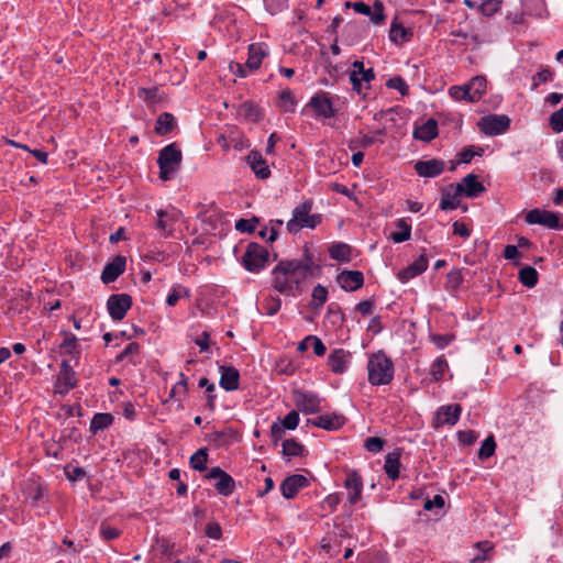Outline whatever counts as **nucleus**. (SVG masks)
<instances>
[{
	"label": "nucleus",
	"mask_w": 563,
	"mask_h": 563,
	"mask_svg": "<svg viewBox=\"0 0 563 563\" xmlns=\"http://www.w3.org/2000/svg\"><path fill=\"white\" fill-rule=\"evenodd\" d=\"M322 266L317 263L308 243L300 258L280 260L272 269L271 286L279 294L297 297L302 294V284L309 278L320 277Z\"/></svg>",
	"instance_id": "nucleus-1"
},
{
	"label": "nucleus",
	"mask_w": 563,
	"mask_h": 563,
	"mask_svg": "<svg viewBox=\"0 0 563 563\" xmlns=\"http://www.w3.org/2000/svg\"><path fill=\"white\" fill-rule=\"evenodd\" d=\"M395 366L384 351L373 353L367 362V379L372 386L388 385L393 382Z\"/></svg>",
	"instance_id": "nucleus-2"
},
{
	"label": "nucleus",
	"mask_w": 563,
	"mask_h": 563,
	"mask_svg": "<svg viewBox=\"0 0 563 563\" xmlns=\"http://www.w3.org/2000/svg\"><path fill=\"white\" fill-rule=\"evenodd\" d=\"M183 153L176 142L164 146L158 152L157 165L159 167V178L169 180L174 174L180 168Z\"/></svg>",
	"instance_id": "nucleus-3"
},
{
	"label": "nucleus",
	"mask_w": 563,
	"mask_h": 563,
	"mask_svg": "<svg viewBox=\"0 0 563 563\" xmlns=\"http://www.w3.org/2000/svg\"><path fill=\"white\" fill-rule=\"evenodd\" d=\"M487 80L485 76H474L467 84L451 86L449 95L456 101L477 102L486 93Z\"/></svg>",
	"instance_id": "nucleus-4"
},
{
	"label": "nucleus",
	"mask_w": 563,
	"mask_h": 563,
	"mask_svg": "<svg viewBox=\"0 0 563 563\" xmlns=\"http://www.w3.org/2000/svg\"><path fill=\"white\" fill-rule=\"evenodd\" d=\"M271 254L264 245L257 242H250L242 255L240 263L250 273L258 274L266 268Z\"/></svg>",
	"instance_id": "nucleus-5"
},
{
	"label": "nucleus",
	"mask_w": 563,
	"mask_h": 563,
	"mask_svg": "<svg viewBox=\"0 0 563 563\" xmlns=\"http://www.w3.org/2000/svg\"><path fill=\"white\" fill-rule=\"evenodd\" d=\"M510 123L511 121L506 114H488L482 117L477 125L485 135L496 136L507 132Z\"/></svg>",
	"instance_id": "nucleus-6"
},
{
	"label": "nucleus",
	"mask_w": 563,
	"mask_h": 563,
	"mask_svg": "<svg viewBox=\"0 0 563 563\" xmlns=\"http://www.w3.org/2000/svg\"><path fill=\"white\" fill-rule=\"evenodd\" d=\"M322 401H324V399L319 397V395L316 393L300 389L294 390V402L297 409L305 415H313L320 412L322 410Z\"/></svg>",
	"instance_id": "nucleus-7"
},
{
	"label": "nucleus",
	"mask_w": 563,
	"mask_h": 563,
	"mask_svg": "<svg viewBox=\"0 0 563 563\" xmlns=\"http://www.w3.org/2000/svg\"><path fill=\"white\" fill-rule=\"evenodd\" d=\"M305 108L312 109L316 118L329 119L336 114V109L333 106L329 92L322 90L314 93Z\"/></svg>",
	"instance_id": "nucleus-8"
},
{
	"label": "nucleus",
	"mask_w": 563,
	"mask_h": 563,
	"mask_svg": "<svg viewBox=\"0 0 563 563\" xmlns=\"http://www.w3.org/2000/svg\"><path fill=\"white\" fill-rule=\"evenodd\" d=\"M133 305L132 296L129 294H112L107 300V309L114 321H121Z\"/></svg>",
	"instance_id": "nucleus-9"
},
{
	"label": "nucleus",
	"mask_w": 563,
	"mask_h": 563,
	"mask_svg": "<svg viewBox=\"0 0 563 563\" xmlns=\"http://www.w3.org/2000/svg\"><path fill=\"white\" fill-rule=\"evenodd\" d=\"M207 479H218L214 484V489L219 495L230 496L235 490L234 478L223 471L220 466H214L205 475Z\"/></svg>",
	"instance_id": "nucleus-10"
},
{
	"label": "nucleus",
	"mask_w": 563,
	"mask_h": 563,
	"mask_svg": "<svg viewBox=\"0 0 563 563\" xmlns=\"http://www.w3.org/2000/svg\"><path fill=\"white\" fill-rule=\"evenodd\" d=\"M526 222L529 224H540L553 230H560L563 228L559 213L540 210L538 208L527 212Z\"/></svg>",
	"instance_id": "nucleus-11"
},
{
	"label": "nucleus",
	"mask_w": 563,
	"mask_h": 563,
	"mask_svg": "<svg viewBox=\"0 0 563 563\" xmlns=\"http://www.w3.org/2000/svg\"><path fill=\"white\" fill-rule=\"evenodd\" d=\"M462 406L460 404L444 405L435 411L432 426L438 429L444 424L454 426L461 418Z\"/></svg>",
	"instance_id": "nucleus-12"
},
{
	"label": "nucleus",
	"mask_w": 563,
	"mask_h": 563,
	"mask_svg": "<svg viewBox=\"0 0 563 563\" xmlns=\"http://www.w3.org/2000/svg\"><path fill=\"white\" fill-rule=\"evenodd\" d=\"M312 200H305L294 209L292 218L287 222V231L290 234H297L307 225L308 214L312 210Z\"/></svg>",
	"instance_id": "nucleus-13"
},
{
	"label": "nucleus",
	"mask_w": 563,
	"mask_h": 563,
	"mask_svg": "<svg viewBox=\"0 0 563 563\" xmlns=\"http://www.w3.org/2000/svg\"><path fill=\"white\" fill-rule=\"evenodd\" d=\"M353 10L362 15L369 16L371 21L375 25H382L386 21L385 5L382 0H375L372 8L363 1H356L353 3Z\"/></svg>",
	"instance_id": "nucleus-14"
},
{
	"label": "nucleus",
	"mask_w": 563,
	"mask_h": 563,
	"mask_svg": "<svg viewBox=\"0 0 563 563\" xmlns=\"http://www.w3.org/2000/svg\"><path fill=\"white\" fill-rule=\"evenodd\" d=\"M346 422V418L339 412L320 415L316 418L307 419V426H313L325 431H336Z\"/></svg>",
	"instance_id": "nucleus-15"
},
{
	"label": "nucleus",
	"mask_w": 563,
	"mask_h": 563,
	"mask_svg": "<svg viewBox=\"0 0 563 563\" xmlns=\"http://www.w3.org/2000/svg\"><path fill=\"white\" fill-rule=\"evenodd\" d=\"M344 487L350 490L347 501L350 505H356L362 499L363 478L356 470L345 472Z\"/></svg>",
	"instance_id": "nucleus-16"
},
{
	"label": "nucleus",
	"mask_w": 563,
	"mask_h": 563,
	"mask_svg": "<svg viewBox=\"0 0 563 563\" xmlns=\"http://www.w3.org/2000/svg\"><path fill=\"white\" fill-rule=\"evenodd\" d=\"M335 280L343 290L352 292L364 286V274L361 271L343 269Z\"/></svg>",
	"instance_id": "nucleus-17"
},
{
	"label": "nucleus",
	"mask_w": 563,
	"mask_h": 563,
	"mask_svg": "<svg viewBox=\"0 0 563 563\" xmlns=\"http://www.w3.org/2000/svg\"><path fill=\"white\" fill-rule=\"evenodd\" d=\"M126 268V257L123 255H115L109 263L106 264L101 272L100 279L103 284L108 285L115 282Z\"/></svg>",
	"instance_id": "nucleus-18"
},
{
	"label": "nucleus",
	"mask_w": 563,
	"mask_h": 563,
	"mask_svg": "<svg viewBox=\"0 0 563 563\" xmlns=\"http://www.w3.org/2000/svg\"><path fill=\"white\" fill-rule=\"evenodd\" d=\"M309 479L301 474H292L287 476L280 484V493L284 498L292 499L297 496L300 489L308 487Z\"/></svg>",
	"instance_id": "nucleus-19"
},
{
	"label": "nucleus",
	"mask_w": 563,
	"mask_h": 563,
	"mask_svg": "<svg viewBox=\"0 0 563 563\" xmlns=\"http://www.w3.org/2000/svg\"><path fill=\"white\" fill-rule=\"evenodd\" d=\"M457 194L464 195L466 198H477L486 191L485 186L479 181L476 174H468L462 181L456 185Z\"/></svg>",
	"instance_id": "nucleus-20"
},
{
	"label": "nucleus",
	"mask_w": 563,
	"mask_h": 563,
	"mask_svg": "<svg viewBox=\"0 0 563 563\" xmlns=\"http://www.w3.org/2000/svg\"><path fill=\"white\" fill-rule=\"evenodd\" d=\"M413 169L420 177L434 178L444 172L445 162L439 158L417 161Z\"/></svg>",
	"instance_id": "nucleus-21"
},
{
	"label": "nucleus",
	"mask_w": 563,
	"mask_h": 563,
	"mask_svg": "<svg viewBox=\"0 0 563 563\" xmlns=\"http://www.w3.org/2000/svg\"><path fill=\"white\" fill-rule=\"evenodd\" d=\"M220 380L219 385L225 391H234L240 388V372L232 365L219 366Z\"/></svg>",
	"instance_id": "nucleus-22"
},
{
	"label": "nucleus",
	"mask_w": 563,
	"mask_h": 563,
	"mask_svg": "<svg viewBox=\"0 0 563 563\" xmlns=\"http://www.w3.org/2000/svg\"><path fill=\"white\" fill-rule=\"evenodd\" d=\"M429 260L424 253L419 255L411 264L401 269L397 274V278L402 283H408L410 279L421 275L428 269Z\"/></svg>",
	"instance_id": "nucleus-23"
},
{
	"label": "nucleus",
	"mask_w": 563,
	"mask_h": 563,
	"mask_svg": "<svg viewBox=\"0 0 563 563\" xmlns=\"http://www.w3.org/2000/svg\"><path fill=\"white\" fill-rule=\"evenodd\" d=\"M21 492L25 500L36 506L43 499L46 488L38 481L27 478L21 484Z\"/></svg>",
	"instance_id": "nucleus-24"
},
{
	"label": "nucleus",
	"mask_w": 563,
	"mask_h": 563,
	"mask_svg": "<svg viewBox=\"0 0 563 563\" xmlns=\"http://www.w3.org/2000/svg\"><path fill=\"white\" fill-rule=\"evenodd\" d=\"M246 163L258 179H267L271 177L272 172L269 166L260 151H250L246 156Z\"/></svg>",
	"instance_id": "nucleus-25"
},
{
	"label": "nucleus",
	"mask_w": 563,
	"mask_h": 563,
	"mask_svg": "<svg viewBox=\"0 0 563 563\" xmlns=\"http://www.w3.org/2000/svg\"><path fill=\"white\" fill-rule=\"evenodd\" d=\"M351 353L343 349H334L328 356V366L334 374H343L347 371Z\"/></svg>",
	"instance_id": "nucleus-26"
},
{
	"label": "nucleus",
	"mask_w": 563,
	"mask_h": 563,
	"mask_svg": "<svg viewBox=\"0 0 563 563\" xmlns=\"http://www.w3.org/2000/svg\"><path fill=\"white\" fill-rule=\"evenodd\" d=\"M404 448H396L385 456L384 471L389 479L393 482L400 478L401 455Z\"/></svg>",
	"instance_id": "nucleus-27"
},
{
	"label": "nucleus",
	"mask_w": 563,
	"mask_h": 563,
	"mask_svg": "<svg viewBox=\"0 0 563 563\" xmlns=\"http://www.w3.org/2000/svg\"><path fill=\"white\" fill-rule=\"evenodd\" d=\"M462 194H457V187L454 185H449L441 189V200L439 208L443 211L454 210L461 207V201L459 197ZM462 210L466 211L467 206H462Z\"/></svg>",
	"instance_id": "nucleus-28"
},
{
	"label": "nucleus",
	"mask_w": 563,
	"mask_h": 563,
	"mask_svg": "<svg viewBox=\"0 0 563 563\" xmlns=\"http://www.w3.org/2000/svg\"><path fill=\"white\" fill-rule=\"evenodd\" d=\"M413 139L429 143L439 135L438 122L430 118L421 125H415Z\"/></svg>",
	"instance_id": "nucleus-29"
},
{
	"label": "nucleus",
	"mask_w": 563,
	"mask_h": 563,
	"mask_svg": "<svg viewBox=\"0 0 563 563\" xmlns=\"http://www.w3.org/2000/svg\"><path fill=\"white\" fill-rule=\"evenodd\" d=\"M60 334L64 336V339L58 345L59 354L79 358L81 354V347L78 344L76 335L67 330H62Z\"/></svg>",
	"instance_id": "nucleus-30"
},
{
	"label": "nucleus",
	"mask_w": 563,
	"mask_h": 563,
	"mask_svg": "<svg viewBox=\"0 0 563 563\" xmlns=\"http://www.w3.org/2000/svg\"><path fill=\"white\" fill-rule=\"evenodd\" d=\"M238 114L249 122L258 123L264 118V110L256 102L246 100L239 106Z\"/></svg>",
	"instance_id": "nucleus-31"
},
{
	"label": "nucleus",
	"mask_w": 563,
	"mask_h": 563,
	"mask_svg": "<svg viewBox=\"0 0 563 563\" xmlns=\"http://www.w3.org/2000/svg\"><path fill=\"white\" fill-rule=\"evenodd\" d=\"M413 36V32L409 27H405L401 22L398 20V16H395L390 24L389 30V40L396 45H401L405 42L411 41Z\"/></svg>",
	"instance_id": "nucleus-32"
},
{
	"label": "nucleus",
	"mask_w": 563,
	"mask_h": 563,
	"mask_svg": "<svg viewBox=\"0 0 563 563\" xmlns=\"http://www.w3.org/2000/svg\"><path fill=\"white\" fill-rule=\"evenodd\" d=\"M179 211L168 212L165 210L157 211L156 228L163 232L165 236H172L174 224L179 220Z\"/></svg>",
	"instance_id": "nucleus-33"
},
{
	"label": "nucleus",
	"mask_w": 563,
	"mask_h": 563,
	"mask_svg": "<svg viewBox=\"0 0 563 563\" xmlns=\"http://www.w3.org/2000/svg\"><path fill=\"white\" fill-rule=\"evenodd\" d=\"M264 46V43H252L249 45L246 66L250 71L257 70L262 65L263 58L267 56V51Z\"/></svg>",
	"instance_id": "nucleus-34"
},
{
	"label": "nucleus",
	"mask_w": 563,
	"mask_h": 563,
	"mask_svg": "<svg viewBox=\"0 0 563 563\" xmlns=\"http://www.w3.org/2000/svg\"><path fill=\"white\" fill-rule=\"evenodd\" d=\"M209 440L218 448H227L239 440V432L229 427L224 430H216L209 434Z\"/></svg>",
	"instance_id": "nucleus-35"
},
{
	"label": "nucleus",
	"mask_w": 563,
	"mask_h": 563,
	"mask_svg": "<svg viewBox=\"0 0 563 563\" xmlns=\"http://www.w3.org/2000/svg\"><path fill=\"white\" fill-rule=\"evenodd\" d=\"M177 129V120L170 112L161 113L155 122L154 132L159 136L173 133Z\"/></svg>",
	"instance_id": "nucleus-36"
},
{
	"label": "nucleus",
	"mask_w": 563,
	"mask_h": 563,
	"mask_svg": "<svg viewBox=\"0 0 563 563\" xmlns=\"http://www.w3.org/2000/svg\"><path fill=\"white\" fill-rule=\"evenodd\" d=\"M141 345L137 342H131L129 343L121 353H119L115 358L114 363L119 364L128 358L129 364L133 366H137L141 364Z\"/></svg>",
	"instance_id": "nucleus-37"
},
{
	"label": "nucleus",
	"mask_w": 563,
	"mask_h": 563,
	"mask_svg": "<svg viewBox=\"0 0 563 563\" xmlns=\"http://www.w3.org/2000/svg\"><path fill=\"white\" fill-rule=\"evenodd\" d=\"M56 379L65 385L66 389H74L77 387L78 380L76 378V372L71 367L69 361L63 360L59 365V372Z\"/></svg>",
	"instance_id": "nucleus-38"
},
{
	"label": "nucleus",
	"mask_w": 563,
	"mask_h": 563,
	"mask_svg": "<svg viewBox=\"0 0 563 563\" xmlns=\"http://www.w3.org/2000/svg\"><path fill=\"white\" fill-rule=\"evenodd\" d=\"M352 246L344 242H334L329 247V256L339 263H350L352 260Z\"/></svg>",
	"instance_id": "nucleus-39"
},
{
	"label": "nucleus",
	"mask_w": 563,
	"mask_h": 563,
	"mask_svg": "<svg viewBox=\"0 0 563 563\" xmlns=\"http://www.w3.org/2000/svg\"><path fill=\"white\" fill-rule=\"evenodd\" d=\"M282 446V454L286 461H289L291 457H301L308 454L305 445L294 438L286 439Z\"/></svg>",
	"instance_id": "nucleus-40"
},
{
	"label": "nucleus",
	"mask_w": 563,
	"mask_h": 563,
	"mask_svg": "<svg viewBox=\"0 0 563 563\" xmlns=\"http://www.w3.org/2000/svg\"><path fill=\"white\" fill-rule=\"evenodd\" d=\"M113 421L114 417L111 413L97 412L93 415L90 421L89 431L91 432L92 435H96L99 431H102L111 427Z\"/></svg>",
	"instance_id": "nucleus-41"
},
{
	"label": "nucleus",
	"mask_w": 563,
	"mask_h": 563,
	"mask_svg": "<svg viewBox=\"0 0 563 563\" xmlns=\"http://www.w3.org/2000/svg\"><path fill=\"white\" fill-rule=\"evenodd\" d=\"M364 26L362 22L350 21L343 27V36L349 45H354L362 40Z\"/></svg>",
	"instance_id": "nucleus-42"
},
{
	"label": "nucleus",
	"mask_w": 563,
	"mask_h": 563,
	"mask_svg": "<svg viewBox=\"0 0 563 563\" xmlns=\"http://www.w3.org/2000/svg\"><path fill=\"white\" fill-rule=\"evenodd\" d=\"M137 97L147 106L161 103L165 99V93L159 91L158 87L144 88L137 90Z\"/></svg>",
	"instance_id": "nucleus-43"
},
{
	"label": "nucleus",
	"mask_w": 563,
	"mask_h": 563,
	"mask_svg": "<svg viewBox=\"0 0 563 563\" xmlns=\"http://www.w3.org/2000/svg\"><path fill=\"white\" fill-rule=\"evenodd\" d=\"M81 440H82L81 433H80L79 429L76 428L75 426L64 430L62 435L59 437V439L57 441H55L56 444H58V448L55 450L54 453H52V456L57 459L59 455V451L62 450V445L66 444L67 441H70L73 443H80Z\"/></svg>",
	"instance_id": "nucleus-44"
},
{
	"label": "nucleus",
	"mask_w": 563,
	"mask_h": 563,
	"mask_svg": "<svg viewBox=\"0 0 563 563\" xmlns=\"http://www.w3.org/2000/svg\"><path fill=\"white\" fill-rule=\"evenodd\" d=\"M395 225L399 229V231L391 232L388 236L394 243H404L411 238V224L406 221V219H398L395 222Z\"/></svg>",
	"instance_id": "nucleus-45"
},
{
	"label": "nucleus",
	"mask_w": 563,
	"mask_h": 563,
	"mask_svg": "<svg viewBox=\"0 0 563 563\" xmlns=\"http://www.w3.org/2000/svg\"><path fill=\"white\" fill-rule=\"evenodd\" d=\"M198 387L205 388L206 408L209 411H214L217 400L214 383L210 382L207 377H201L198 382Z\"/></svg>",
	"instance_id": "nucleus-46"
},
{
	"label": "nucleus",
	"mask_w": 563,
	"mask_h": 563,
	"mask_svg": "<svg viewBox=\"0 0 563 563\" xmlns=\"http://www.w3.org/2000/svg\"><path fill=\"white\" fill-rule=\"evenodd\" d=\"M463 282H464L463 268H456V267L452 268L446 274V280H445L444 288H445V290H448L451 294L456 292L461 289Z\"/></svg>",
	"instance_id": "nucleus-47"
},
{
	"label": "nucleus",
	"mask_w": 563,
	"mask_h": 563,
	"mask_svg": "<svg viewBox=\"0 0 563 563\" xmlns=\"http://www.w3.org/2000/svg\"><path fill=\"white\" fill-rule=\"evenodd\" d=\"M449 369V363L444 355L438 356L431 364L429 374L431 382L438 383L443 379L444 373Z\"/></svg>",
	"instance_id": "nucleus-48"
},
{
	"label": "nucleus",
	"mask_w": 563,
	"mask_h": 563,
	"mask_svg": "<svg viewBox=\"0 0 563 563\" xmlns=\"http://www.w3.org/2000/svg\"><path fill=\"white\" fill-rule=\"evenodd\" d=\"M519 282L527 288H533L539 280L538 272L532 266H523L518 272Z\"/></svg>",
	"instance_id": "nucleus-49"
},
{
	"label": "nucleus",
	"mask_w": 563,
	"mask_h": 563,
	"mask_svg": "<svg viewBox=\"0 0 563 563\" xmlns=\"http://www.w3.org/2000/svg\"><path fill=\"white\" fill-rule=\"evenodd\" d=\"M279 108L286 113H294L297 106V100L289 88H286L279 92L278 96Z\"/></svg>",
	"instance_id": "nucleus-50"
},
{
	"label": "nucleus",
	"mask_w": 563,
	"mask_h": 563,
	"mask_svg": "<svg viewBox=\"0 0 563 563\" xmlns=\"http://www.w3.org/2000/svg\"><path fill=\"white\" fill-rule=\"evenodd\" d=\"M376 142H378L379 144H383L384 140H382V139L377 140L374 135L364 134L362 137L351 139L347 142V147L351 151H356V150L358 151L362 148H368Z\"/></svg>",
	"instance_id": "nucleus-51"
},
{
	"label": "nucleus",
	"mask_w": 563,
	"mask_h": 563,
	"mask_svg": "<svg viewBox=\"0 0 563 563\" xmlns=\"http://www.w3.org/2000/svg\"><path fill=\"white\" fill-rule=\"evenodd\" d=\"M328 289L322 286L321 284H318L313 287L312 294H311V301L309 302V307L314 310H319L323 307V305L328 300Z\"/></svg>",
	"instance_id": "nucleus-52"
},
{
	"label": "nucleus",
	"mask_w": 563,
	"mask_h": 563,
	"mask_svg": "<svg viewBox=\"0 0 563 563\" xmlns=\"http://www.w3.org/2000/svg\"><path fill=\"white\" fill-rule=\"evenodd\" d=\"M327 318L330 323L335 327H342L346 320L344 311L336 302H331L328 306Z\"/></svg>",
	"instance_id": "nucleus-53"
},
{
	"label": "nucleus",
	"mask_w": 563,
	"mask_h": 563,
	"mask_svg": "<svg viewBox=\"0 0 563 563\" xmlns=\"http://www.w3.org/2000/svg\"><path fill=\"white\" fill-rule=\"evenodd\" d=\"M207 462L208 451L206 448H201L198 451H196L189 460L191 468L199 472H203L207 470Z\"/></svg>",
	"instance_id": "nucleus-54"
},
{
	"label": "nucleus",
	"mask_w": 563,
	"mask_h": 563,
	"mask_svg": "<svg viewBox=\"0 0 563 563\" xmlns=\"http://www.w3.org/2000/svg\"><path fill=\"white\" fill-rule=\"evenodd\" d=\"M181 297H190V290L187 287L177 284L173 286L170 291L168 292L166 298V305L169 307H174L177 305L178 300Z\"/></svg>",
	"instance_id": "nucleus-55"
},
{
	"label": "nucleus",
	"mask_w": 563,
	"mask_h": 563,
	"mask_svg": "<svg viewBox=\"0 0 563 563\" xmlns=\"http://www.w3.org/2000/svg\"><path fill=\"white\" fill-rule=\"evenodd\" d=\"M484 148L481 146L467 145L464 146L459 153L457 158L462 164H470L475 156H482Z\"/></svg>",
	"instance_id": "nucleus-56"
},
{
	"label": "nucleus",
	"mask_w": 563,
	"mask_h": 563,
	"mask_svg": "<svg viewBox=\"0 0 563 563\" xmlns=\"http://www.w3.org/2000/svg\"><path fill=\"white\" fill-rule=\"evenodd\" d=\"M282 307V299L278 296H266L262 301V308L267 316H275Z\"/></svg>",
	"instance_id": "nucleus-57"
},
{
	"label": "nucleus",
	"mask_w": 563,
	"mask_h": 563,
	"mask_svg": "<svg viewBox=\"0 0 563 563\" xmlns=\"http://www.w3.org/2000/svg\"><path fill=\"white\" fill-rule=\"evenodd\" d=\"M554 77V73L550 67L541 66L540 70L537 71L532 77V86L531 89H537L541 84H545L552 81Z\"/></svg>",
	"instance_id": "nucleus-58"
},
{
	"label": "nucleus",
	"mask_w": 563,
	"mask_h": 563,
	"mask_svg": "<svg viewBox=\"0 0 563 563\" xmlns=\"http://www.w3.org/2000/svg\"><path fill=\"white\" fill-rule=\"evenodd\" d=\"M429 339L437 346V349L443 350L455 340V334H453V333L438 334V333L430 332Z\"/></svg>",
	"instance_id": "nucleus-59"
},
{
	"label": "nucleus",
	"mask_w": 563,
	"mask_h": 563,
	"mask_svg": "<svg viewBox=\"0 0 563 563\" xmlns=\"http://www.w3.org/2000/svg\"><path fill=\"white\" fill-rule=\"evenodd\" d=\"M496 441L493 435L487 437L478 450V459L486 460L495 454Z\"/></svg>",
	"instance_id": "nucleus-60"
},
{
	"label": "nucleus",
	"mask_w": 563,
	"mask_h": 563,
	"mask_svg": "<svg viewBox=\"0 0 563 563\" xmlns=\"http://www.w3.org/2000/svg\"><path fill=\"white\" fill-rule=\"evenodd\" d=\"M500 5L501 0H482L478 10L485 16H493L499 11Z\"/></svg>",
	"instance_id": "nucleus-61"
},
{
	"label": "nucleus",
	"mask_w": 563,
	"mask_h": 563,
	"mask_svg": "<svg viewBox=\"0 0 563 563\" xmlns=\"http://www.w3.org/2000/svg\"><path fill=\"white\" fill-rule=\"evenodd\" d=\"M386 87L390 89H396L400 92L401 96H408L409 95V86L405 81V79L397 75L391 78H389L386 81Z\"/></svg>",
	"instance_id": "nucleus-62"
},
{
	"label": "nucleus",
	"mask_w": 563,
	"mask_h": 563,
	"mask_svg": "<svg viewBox=\"0 0 563 563\" xmlns=\"http://www.w3.org/2000/svg\"><path fill=\"white\" fill-rule=\"evenodd\" d=\"M260 219L257 217H252L251 219H239L235 222V230L242 233H253L256 229Z\"/></svg>",
	"instance_id": "nucleus-63"
},
{
	"label": "nucleus",
	"mask_w": 563,
	"mask_h": 563,
	"mask_svg": "<svg viewBox=\"0 0 563 563\" xmlns=\"http://www.w3.org/2000/svg\"><path fill=\"white\" fill-rule=\"evenodd\" d=\"M549 126L555 133L563 132V107L550 115Z\"/></svg>",
	"instance_id": "nucleus-64"
}]
</instances>
